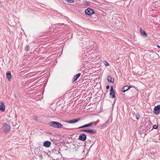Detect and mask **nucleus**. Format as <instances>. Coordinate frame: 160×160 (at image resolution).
Returning <instances> with one entry per match:
<instances>
[{
	"label": "nucleus",
	"instance_id": "nucleus-1",
	"mask_svg": "<svg viewBox=\"0 0 160 160\" xmlns=\"http://www.w3.org/2000/svg\"><path fill=\"white\" fill-rule=\"evenodd\" d=\"M38 154L39 157L41 158L42 160H47V159L49 158V156L47 153L42 150H39Z\"/></svg>",
	"mask_w": 160,
	"mask_h": 160
},
{
	"label": "nucleus",
	"instance_id": "nucleus-2",
	"mask_svg": "<svg viewBox=\"0 0 160 160\" xmlns=\"http://www.w3.org/2000/svg\"><path fill=\"white\" fill-rule=\"evenodd\" d=\"M50 126L56 128H63V125L60 122H55L51 121L49 123Z\"/></svg>",
	"mask_w": 160,
	"mask_h": 160
},
{
	"label": "nucleus",
	"instance_id": "nucleus-3",
	"mask_svg": "<svg viewBox=\"0 0 160 160\" xmlns=\"http://www.w3.org/2000/svg\"><path fill=\"white\" fill-rule=\"evenodd\" d=\"M85 12L86 14L91 16L94 13V11L93 10L90 8H88L85 11Z\"/></svg>",
	"mask_w": 160,
	"mask_h": 160
},
{
	"label": "nucleus",
	"instance_id": "nucleus-4",
	"mask_svg": "<svg viewBox=\"0 0 160 160\" xmlns=\"http://www.w3.org/2000/svg\"><path fill=\"white\" fill-rule=\"evenodd\" d=\"M153 112L157 115H158L160 113V105H158L155 107Z\"/></svg>",
	"mask_w": 160,
	"mask_h": 160
},
{
	"label": "nucleus",
	"instance_id": "nucleus-5",
	"mask_svg": "<svg viewBox=\"0 0 160 160\" xmlns=\"http://www.w3.org/2000/svg\"><path fill=\"white\" fill-rule=\"evenodd\" d=\"M81 119L80 118H79L76 119H73L72 120H70V121H68L67 120L64 121V122H67L69 123H76L78 121H79V120H80Z\"/></svg>",
	"mask_w": 160,
	"mask_h": 160
},
{
	"label": "nucleus",
	"instance_id": "nucleus-6",
	"mask_svg": "<svg viewBox=\"0 0 160 160\" xmlns=\"http://www.w3.org/2000/svg\"><path fill=\"white\" fill-rule=\"evenodd\" d=\"M3 129L6 132H7L9 131L10 127L7 123H5L3 125Z\"/></svg>",
	"mask_w": 160,
	"mask_h": 160
},
{
	"label": "nucleus",
	"instance_id": "nucleus-7",
	"mask_svg": "<svg viewBox=\"0 0 160 160\" xmlns=\"http://www.w3.org/2000/svg\"><path fill=\"white\" fill-rule=\"evenodd\" d=\"M87 135L85 134H80L79 136V139L82 141H84L86 139Z\"/></svg>",
	"mask_w": 160,
	"mask_h": 160
},
{
	"label": "nucleus",
	"instance_id": "nucleus-8",
	"mask_svg": "<svg viewBox=\"0 0 160 160\" xmlns=\"http://www.w3.org/2000/svg\"><path fill=\"white\" fill-rule=\"evenodd\" d=\"M110 97L112 98H114L115 97V92L112 86L111 88L110 92Z\"/></svg>",
	"mask_w": 160,
	"mask_h": 160
},
{
	"label": "nucleus",
	"instance_id": "nucleus-9",
	"mask_svg": "<svg viewBox=\"0 0 160 160\" xmlns=\"http://www.w3.org/2000/svg\"><path fill=\"white\" fill-rule=\"evenodd\" d=\"M132 87L129 86L128 85H126L124 86L122 89L121 91L122 92H125L129 90L130 88H132Z\"/></svg>",
	"mask_w": 160,
	"mask_h": 160
},
{
	"label": "nucleus",
	"instance_id": "nucleus-10",
	"mask_svg": "<svg viewBox=\"0 0 160 160\" xmlns=\"http://www.w3.org/2000/svg\"><path fill=\"white\" fill-rule=\"evenodd\" d=\"M5 106L2 102H0V111L2 112L5 111Z\"/></svg>",
	"mask_w": 160,
	"mask_h": 160
},
{
	"label": "nucleus",
	"instance_id": "nucleus-11",
	"mask_svg": "<svg viewBox=\"0 0 160 160\" xmlns=\"http://www.w3.org/2000/svg\"><path fill=\"white\" fill-rule=\"evenodd\" d=\"M87 132L90 134H93L97 132V130L93 129H88Z\"/></svg>",
	"mask_w": 160,
	"mask_h": 160
},
{
	"label": "nucleus",
	"instance_id": "nucleus-12",
	"mask_svg": "<svg viewBox=\"0 0 160 160\" xmlns=\"http://www.w3.org/2000/svg\"><path fill=\"white\" fill-rule=\"evenodd\" d=\"M51 155L53 159L54 160L58 159V157H59V155L55 153H52Z\"/></svg>",
	"mask_w": 160,
	"mask_h": 160
},
{
	"label": "nucleus",
	"instance_id": "nucleus-13",
	"mask_svg": "<svg viewBox=\"0 0 160 160\" xmlns=\"http://www.w3.org/2000/svg\"><path fill=\"white\" fill-rule=\"evenodd\" d=\"M51 144V142L49 141H46L44 142L43 146L47 148L50 147Z\"/></svg>",
	"mask_w": 160,
	"mask_h": 160
},
{
	"label": "nucleus",
	"instance_id": "nucleus-14",
	"mask_svg": "<svg viewBox=\"0 0 160 160\" xmlns=\"http://www.w3.org/2000/svg\"><path fill=\"white\" fill-rule=\"evenodd\" d=\"M107 80L109 83L111 84L113 83L114 82V79L113 78L111 77L109 75L107 77Z\"/></svg>",
	"mask_w": 160,
	"mask_h": 160
},
{
	"label": "nucleus",
	"instance_id": "nucleus-15",
	"mask_svg": "<svg viewBox=\"0 0 160 160\" xmlns=\"http://www.w3.org/2000/svg\"><path fill=\"white\" fill-rule=\"evenodd\" d=\"M80 75H81L80 73H78L76 75H74V78H73V79H72V82H74L77 81V79L80 76Z\"/></svg>",
	"mask_w": 160,
	"mask_h": 160
},
{
	"label": "nucleus",
	"instance_id": "nucleus-16",
	"mask_svg": "<svg viewBox=\"0 0 160 160\" xmlns=\"http://www.w3.org/2000/svg\"><path fill=\"white\" fill-rule=\"evenodd\" d=\"M140 32L141 33V35L145 36V37H147L148 35L146 32L144 30L141 28L140 29Z\"/></svg>",
	"mask_w": 160,
	"mask_h": 160
},
{
	"label": "nucleus",
	"instance_id": "nucleus-17",
	"mask_svg": "<svg viewBox=\"0 0 160 160\" xmlns=\"http://www.w3.org/2000/svg\"><path fill=\"white\" fill-rule=\"evenodd\" d=\"M6 76L7 78L9 81L11 79V74L10 71H8L7 72Z\"/></svg>",
	"mask_w": 160,
	"mask_h": 160
},
{
	"label": "nucleus",
	"instance_id": "nucleus-18",
	"mask_svg": "<svg viewBox=\"0 0 160 160\" xmlns=\"http://www.w3.org/2000/svg\"><path fill=\"white\" fill-rule=\"evenodd\" d=\"M33 160H42L41 158L38 156V154L35 156L33 158Z\"/></svg>",
	"mask_w": 160,
	"mask_h": 160
},
{
	"label": "nucleus",
	"instance_id": "nucleus-19",
	"mask_svg": "<svg viewBox=\"0 0 160 160\" xmlns=\"http://www.w3.org/2000/svg\"><path fill=\"white\" fill-rule=\"evenodd\" d=\"M96 123V122H92L88 124H85V125H86L85 126H86V128L91 127L92 125H93L94 124H95Z\"/></svg>",
	"mask_w": 160,
	"mask_h": 160
},
{
	"label": "nucleus",
	"instance_id": "nucleus-20",
	"mask_svg": "<svg viewBox=\"0 0 160 160\" xmlns=\"http://www.w3.org/2000/svg\"><path fill=\"white\" fill-rule=\"evenodd\" d=\"M30 48V47L28 45H26V47H25V50L26 51H28L29 50Z\"/></svg>",
	"mask_w": 160,
	"mask_h": 160
},
{
	"label": "nucleus",
	"instance_id": "nucleus-21",
	"mask_svg": "<svg viewBox=\"0 0 160 160\" xmlns=\"http://www.w3.org/2000/svg\"><path fill=\"white\" fill-rule=\"evenodd\" d=\"M66 1L68 3H72L74 2V0H66Z\"/></svg>",
	"mask_w": 160,
	"mask_h": 160
},
{
	"label": "nucleus",
	"instance_id": "nucleus-22",
	"mask_svg": "<svg viewBox=\"0 0 160 160\" xmlns=\"http://www.w3.org/2000/svg\"><path fill=\"white\" fill-rule=\"evenodd\" d=\"M136 118L138 120L140 118V116L138 113H136Z\"/></svg>",
	"mask_w": 160,
	"mask_h": 160
},
{
	"label": "nucleus",
	"instance_id": "nucleus-23",
	"mask_svg": "<svg viewBox=\"0 0 160 160\" xmlns=\"http://www.w3.org/2000/svg\"><path fill=\"white\" fill-rule=\"evenodd\" d=\"M109 122V120H108L105 123L103 124L102 125V127H104L107 126V124Z\"/></svg>",
	"mask_w": 160,
	"mask_h": 160
},
{
	"label": "nucleus",
	"instance_id": "nucleus-24",
	"mask_svg": "<svg viewBox=\"0 0 160 160\" xmlns=\"http://www.w3.org/2000/svg\"><path fill=\"white\" fill-rule=\"evenodd\" d=\"M104 64L105 66H107L109 65V63L106 61H104Z\"/></svg>",
	"mask_w": 160,
	"mask_h": 160
},
{
	"label": "nucleus",
	"instance_id": "nucleus-25",
	"mask_svg": "<svg viewBox=\"0 0 160 160\" xmlns=\"http://www.w3.org/2000/svg\"><path fill=\"white\" fill-rule=\"evenodd\" d=\"M88 130V129H84L81 130L80 131H81V132H87Z\"/></svg>",
	"mask_w": 160,
	"mask_h": 160
},
{
	"label": "nucleus",
	"instance_id": "nucleus-26",
	"mask_svg": "<svg viewBox=\"0 0 160 160\" xmlns=\"http://www.w3.org/2000/svg\"><path fill=\"white\" fill-rule=\"evenodd\" d=\"M153 128L154 129H157L158 128V126L157 125H153Z\"/></svg>",
	"mask_w": 160,
	"mask_h": 160
},
{
	"label": "nucleus",
	"instance_id": "nucleus-27",
	"mask_svg": "<svg viewBox=\"0 0 160 160\" xmlns=\"http://www.w3.org/2000/svg\"><path fill=\"white\" fill-rule=\"evenodd\" d=\"M86 126V125L85 124V125H83V126H81L80 127H79V128H78L80 129V128H86V126Z\"/></svg>",
	"mask_w": 160,
	"mask_h": 160
},
{
	"label": "nucleus",
	"instance_id": "nucleus-28",
	"mask_svg": "<svg viewBox=\"0 0 160 160\" xmlns=\"http://www.w3.org/2000/svg\"><path fill=\"white\" fill-rule=\"evenodd\" d=\"M150 153L151 155H154L155 154V152H151Z\"/></svg>",
	"mask_w": 160,
	"mask_h": 160
},
{
	"label": "nucleus",
	"instance_id": "nucleus-29",
	"mask_svg": "<svg viewBox=\"0 0 160 160\" xmlns=\"http://www.w3.org/2000/svg\"><path fill=\"white\" fill-rule=\"evenodd\" d=\"M37 116H35L33 117V119L35 120H36L37 119Z\"/></svg>",
	"mask_w": 160,
	"mask_h": 160
},
{
	"label": "nucleus",
	"instance_id": "nucleus-30",
	"mask_svg": "<svg viewBox=\"0 0 160 160\" xmlns=\"http://www.w3.org/2000/svg\"><path fill=\"white\" fill-rule=\"evenodd\" d=\"M106 88L107 89H108L109 88V86H107Z\"/></svg>",
	"mask_w": 160,
	"mask_h": 160
},
{
	"label": "nucleus",
	"instance_id": "nucleus-31",
	"mask_svg": "<svg viewBox=\"0 0 160 160\" xmlns=\"http://www.w3.org/2000/svg\"><path fill=\"white\" fill-rule=\"evenodd\" d=\"M63 128L64 129H66V130H67V129H69V128H64H64Z\"/></svg>",
	"mask_w": 160,
	"mask_h": 160
},
{
	"label": "nucleus",
	"instance_id": "nucleus-32",
	"mask_svg": "<svg viewBox=\"0 0 160 160\" xmlns=\"http://www.w3.org/2000/svg\"><path fill=\"white\" fill-rule=\"evenodd\" d=\"M157 47H158V48H160V46L159 45H158L157 46Z\"/></svg>",
	"mask_w": 160,
	"mask_h": 160
},
{
	"label": "nucleus",
	"instance_id": "nucleus-33",
	"mask_svg": "<svg viewBox=\"0 0 160 160\" xmlns=\"http://www.w3.org/2000/svg\"><path fill=\"white\" fill-rule=\"evenodd\" d=\"M61 25H64V23H62V24H61Z\"/></svg>",
	"mask_w": 160,
	"mask_h": 160
},
{
	"label": "nucleus",
	"instance_id": "nucleus-34",
	"mask_svg": "<svg viewBox=\"0 0 160 160\" xmlns=\"http://www.w3.org/2000/svg\"><path fill=\"white\" fill-rule=\"evenodd\" d=\"M58 152V153H60V152Z\"/></svg>",
	"mask_w": 160,
	"mask_h": 160
},
{
	"label": "nucleus",
	"instance_id": "nucleus-35",
	"mask_svg": "<svg viewBox=\"0 0 160 160\" xmlns=\"http://www.w3.org/2000/svg\"><path fill=\"white\" fill-rule=\"evenodd\" d=\"M58 24H61L58 23Z\"/></svg>",
	"mask_w": 160,
	"mask_h": 160
}]
</instances>
